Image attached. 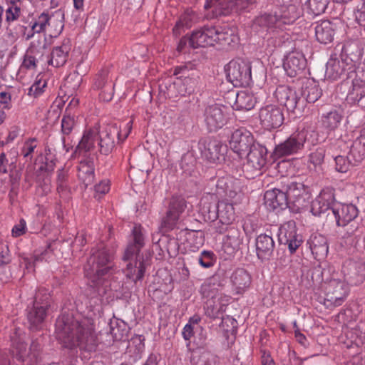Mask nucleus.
<instances>
[{
  "mask_svg": "<svg viewBox=\"0 0 365 365\" xmlns=\"http://www.w3.org/2000/svg\"><path fill=\"white\" fill-rule=\"evenodd\" d=\"M58 339L68 349L78 347L87 352H95L100 343L93 322L88 319L77 320L66 314L60 316L56 322Z\"/></svg>",
  "mask_w": 365,
  "mask_h": 365,
  "instance_id": "nucleus-1",
  "label": "nucleus"
},
{
  "mask_svg": "<svg viewBox=\"0 0 365 365\" xmlns=\"http://www.w3.org/2000/svg\"><path fill=\"white\" fill-rule=\"evenodd\" d=\"M237 43L238 38L232 31L217 26H205L190 36V47L193 48L217 44L222 49H229Z\"/></svg>",
  "mask_w": 365,
  "mask_h": 365,
  "instance_id": "nucleus-2",
  "label": "nucleus"
},
{
  "mask_svg": "<svg viewBox=\"0 0 365 365\" xmlns=\"http://www.w3.org/2000/svg\"><path fill=\"white\" fill-rule=\"evenodd\" d=\"M112 255L103 245L92 249L91 255L84 266L85 274L92 283L91 286L98 287L103 283V277L112 268Z\"/></svg>",
  "mask_w": 365,
  "mask_h": 365,
  "instance_id": "nucleus-3",
  "label": "nucleus"
},
{
  "mask_svg": "<svg viewBox=\"0 0 365 365\" xmlns=\"http://www.w3.org/2000/svg\"><path fill=\"white\" fill-rule=\"evenodd\" d=\"M133 121L130 120L125 125L126 132L121 138V130L117 124H107L101 130L98 131V151L105 156L112 153L115 146L116 139L124 140L129 135L132 129Z\"/></svg>",
  "mask_w": 365,
  "mask_h": 365,
  "instance_id": "nucleus-4",
  "label": "nucleus"
},
{
  "mask_svg": "<svg viewBox=\"0 0 365 365\" xmlns=\"http://www.w3.org/2000/svg\"><path fill=\"white\" fill-rule=\"evenodd\" d=\"M227 80L235 87H246L252 81L251 65L242 58L232 60L225 67Z\"/></svg>",
  "mask_w": 365,
  "mask_h": 365,
  "instance_id": "nucleus-5",
  "label": "nucleus"
},
{
  "mask_svg": "<svg viewBox=\"0 0 365 365\" xmlns=\"http://www.w3.org/2000/svg\"><path fill=\"white\" fill-rule=\"evenodd\" d=\"M349 294V287L342 279L331 278L324 286V304L327 308L339 307L343 304Z\"/></svg>",
  "mask_w": 365,
  "mask_h": 365,
  "instance_id": "nucleus-6",
  "label": "nucleus"
},
{
  "mask_svg": "<svg viewBox=\"0 0 365 365\" xmlns=\"http://www.w3.org/2000/svg\"><path fill=\"white\" fill-rule=\"evenodd\" d=\"M50 307V295L46 291L39 290L35 296L33 307L27 314V319L30 324L29 328L37 330L41 328L46 317V311Z\"/></svg>",
  "mask_w": 365,
  "mask_h": 365,
  "instance_id": "nucleus-7",
  "label": "nucleus"
},
{
  "mask_svg": "<svg viewBox=\"0 0 365 365\" xmlns=\"http://www.w3.org/2000/svg\"><path fill=\"white\" fill-rule=\"evenodd\" d=\"M307 133L308 131L305 129L293 133L283 143L275 146L271 157L273 160H277L297 153L303 148Z\"/></svg>",
  "mask_w": 365,
  "mask_h": 365,
  "instance_id": "nucleus-8",
  "label": "nucleus"
},
{
  "mask_svg": "<svg viewBox=\"0 0 365 365\" xmlns=\"http://www.w3.org/2000/svg\"><path fill=\"white\" fill-rule=\"evenodd\" d=\"M274 96L281 105H283L288 112L300 115L305 106L304 99L292 88L287 86H279L274 92Z\"/></svg>",
  "mask_w": 365,
  "mask_h": 365,
  "instance_id": "nucleus-9",
  "label": "nucleus"
},
{
  "mask_svg": "<svg viewBox=\"0 0 365 365\" xmlns=\"http://www.w3.org/2000/svg\"><path fill=\"white\" fill-rule=\"evenodd\" d=\"M255 143L252 133L245 128H240L234 131L230 140V150L229 158L236 160L237 158L242 159L247 151Z\"/></svg>",
  "mask_w": 365,
  "mask_h": 365,
  "instance_id": "nucleus-10",
  "label": "nucleus"
},
{
  "mask_svg": "<svg viewBox=\"0 0 365 365\" xmlns=\"http://www.w3.org/2000/svg\"><path fill=\"white\" fill-rule=\"evenodd\" d=\"M186 207L187 202L185 198L180 196H173L170 200L165 215L161 220L160 230L163 232L173 230Z\"/></svg>",
  "mask_w": 365,
  "mask_h": 365,
  "instance_id": "nucleus-11",
  "label": "nucleus"
},
{
  "mask_svg": "<svg viewBox=\"0 0 365 365\" xmlns=\"http://www.w3.org/2000/svg\"><path fill=\"white\" fill-rule=\"evenodd\" d=\"M257 0H207L206 9H212L215 16H226L232 11H238L255 4Z\"/></svg>",
  "mask_w": 365,
  "mask_h": 365,
  "instance_id": "nucleus-12",
  "label": "nucleus"
},
{
  "mask_svg": "<svg viewBox=\"0 0 365 365\" xmlns=\"http://www.w3.org/2000/svg\"><path fill=\"white\" fill-rule=\"evenodd\" d=\"M344 52H346V48L342 50L341 59L331 58L327 63L325 76L331 80H336L342 76L351 78L355 71V64L352 59L343 58Z\"/></svg>",
  "mask_w": 365,
  "mask_h": 365,
  "instance_id": "nucleus-13",
  "label": "nucleus"
},
{
  "mask_svg": "<svg viewBox=\"0 0 365 365\" xmlns=\"http://www.w3.org/2000/svg\"><path fill=\"white\" fill-rule=\"evenodd\" d=\"M298 14L296 12V8L293 5H289L287 11H283L281 15L272 14H264L257 17L254 21L255 26L263 28L272 27L274 26H279L281 23L289 24L297 19Z\"/></svg>",
  "mask_w": 365,
  "mask_h": 365,
  "instance_id": "nucleus-14",
  "label": "nucleus"
},
{
  "mask_svg": "<svg viewBox=\"0 0 365 365\" xmlns=\"http://www.w3.org/2000/svg\"><path fill=\"white\" fill-rule=\"evenodd\" d=\"M216 231L220 234L225 233L222 242V249L225 253L232 256L240 250L243 236L237 227L219 225L216 227Z\"/></svg>",
  "mask_w": 365,
  "mask_h": 365,
  "instance_id": "nucleus-15",
  "label": "nucleus"
},
{
  "mask_svg": "<svg viewBox=\"0 0 365 365\" xmlns=\"http://www.w3.org/2000/svg\"><path fill=\"white\" fill-rule=\"evenodd\" d=\"M261 125L267 130L279 128L284 123V117L282 110L276 105H267L259 111Z\"/></svg>",
  "mask_w": 365,
  "mask_h": 365,
  "instance_id": "nucleus-16",
  "label": "nucleus"
},
{
  "mask_svg": "<svg viewBox=\"0 0 365 365\" xmlns=\"http://www.w3.org/2000/svg\"><path fill=\"white\" fill-rule=\"evenodd\" d=\"M98 131L96 129H89L83 133V135L76 146L73 158H84L88 160L98 158L95 147Z\"/></svg>",
  "mask_w": 365,
  "mask_h": 365,
  "instance_id": "nucleus-17",
  "label": "nucleus"
},
{
  "mask_svg": "<svg viewBox=\"0 0 365 365\" xmlns=\"http://www.w3.org/2000/svg\"><path fill=\"white\" fill-rule=\"evenodd\" d=\"M63 16L64 14L61 11H56L50 16L46 13H42L31 26V33L27 35L26 38V40L33 37L35 33L38 34L44 31L47 26H50L55 21H58L55 36L60 34L64 26L63 21Z\"/></svg>",
  "mask_w": 365,
  "mask_h": 365,
  "instance_id": "nucleus-18",
  "label": "nucleus"
},
{
  "mask_svg": "<svg viewBox=\"0 0 365 365\" xmlns=\"http://www.w3.org/2000/svg\"><path fill=\"white\" fill-rule=\"evenodd\" d=\"M226 110V107L216 104L206 108L204 113L205 122L210 132L216 131L225 125L227 118Z\"/></svg>",
  "mask_w": 365,
  "mask_h": 365,
  "instance_id": "nucleus-19",
  "label": "nucleus"
},
{
  "mask_svg": "<svg viewBox=\"0 0 365 365\" xmlns=\"http://www.w3.org/2000/svg\"><path fill=\"white\" fill-rule=\"evenodd\" d=\"M278 237L280 244L287 245L291 253L294 252L302 242V237L297 234L296 225L292 220L281 226Z\"/></svg>",
  "mask_w": 365,
  "mask_h": 365,
  "instance_id": "nucleus-20",
  "label": "nucleus"
},
{
  "mask_svg": "<svg viewBox=\"0 0 365 365\" xmlns=\"http://www.w3.org/2000/svg\"><path fill=\"white\" fill-rule=\"evenodd\" d=\"M344 281L350 285H359L365 280V265L361 262L347 260L342 267Z\"/></svg>",
  "mask_w": 365,
  "mask_h": 365,
  "instance_id": "nucleus-21",
  "label": "nucleus"
},
{
  "mask_svg": "<svg viewBox=\"0 0 365 365\" xmlns=\"http://www.w3.org/2000/svg\"><path fill=\"white\" fill-rule=\"evenodd\" d=\"M282 182L278 185L277 187L267 190L264 195L265 205L273 210L285 209L289 202L285 190H283Z\"/></svg>",
  "mask_w": 365,
  "mask_h": 365,
  "instance_id": "nucleus-22",
  "label": "nucleus"
},
{
  "mask_svg": "<svg viewBox=\"0 0 365 365\" xmlns=\"http://www.w3.org/2000/svg\"><path fill=\"white\" fill-rule=\"evenodd\" d=\"M307 60L300 52L292 51L285 57L283 68L290 77H295L303 73L306 68Z\"/></svg>",
  "mask_w": 365,
  "mask_h": 365,
  "instance_id": "nucleus-23",
  "label": "nucleus"
},
{
  "mask_svg": "<svg viewBox=\"0 0 365 365\" xmlns=\"http://www.w3.org/2000/svg\"><path fill=\"white\" fill-rule=\"evenodd\" d=\"M334 194L330 190H323L312 205V212L315 216H320L327 212L331 214L334 206Z\"/></svg>",
  "mask_w": 365,
  "mask_h": 365,
  "instance_id": "nucleus-24",
  "label": "nucleus"
},
{
  "mask_svg": "<svg viewBox=\"0 0 365 365\" xmlns=\"http://www.w3.org/2000/svg\"><path fill=\"white\" fill-rule=\"evenodd\" d=\"M212 213L210 217V220L219 219L220 225L232 226V222L235 219V212L233 205L225 201L219 202L217 205L212 206Z\"/></svg>",
  "mask_w": 365,
  "mask_h": 365,
  "instance_id": "nucleus-25",
  "label": "nucleus"
},
{
  "mask_svg": "<svg viewBox=\"0 0 365 365\" xmlns=\"http://www.w3.org/2000/svg\"><path fill=\"white\" fill-rule=\"evenodd\" d=\"M357 207L352 204H336L331 210V215L334 216L337 226L354 221L358 216Z\"/></svg>",
  "mask_w": 365,
  "mask_h": 365,
  "instance_id": "nucleus-26",
  "label": "nucleus"
},
{
  "mask_svg": "<svg viewBox=\"0 0 365 365\" xmlns=\"http://www.w3.org/2000/svg\"><path fill=\"white\" fill-rule=\"evenodd\" d=\"M94 88L99 91V98L103 101H109L113 96L114 83L108 76L107 71H103L96 77Z\"/></svg>",
  "mask_w": 365,
  "mask_h": 365,
  "instance_id": "nucleus-27",
  "label": "nucleus"
},
{
  "mask_svg": "<svg viewBox=\"0 0 365 365\" xmlns=\"http://www.w3.org/2000/svg\"><path fill=\"white\" fill-rule=\"evenodd\" d=\"M284 187L283 190L286 192V195L289 203L303 205L304 202V196L307 195V189L302 182H290L289 180H282Z\"/></svg>",
  "mask_w": 365,
  "mask_h": 365,
  "instance_id": "nucleus-28",
  "label": "nucleus"
},
{
  "mask_svg": "<svg viewBox=\"0 0 365 365\" xmlns=\"http://www.w3.org/2000/svg\"><path fill=\"white\" fill-rule=\"evenodd\" d=\"M133 242L128 245L123 257L124 261H128L134 255H138L145 245V237L141 225H135L133 229Z\"/></svg>",
  "mask_w": 365,
  "mask_h": 365,
  "instance_id": "nucleus-29",
  "label": "nucleus"
},
{
  "mask_svg": "<svg viewBox=\"0 0 365 365\" xmlns=\"http://www.w3.org/2000/svg\"><path fill=\"white\" fill-rule=\"evenodd\" d=\"M343 227L342 238L345 242L351 246H356L365 232V227L363 225L356 221L341 225Z\"/></svg>",
  "mask_w": 365,
  "mask_h": 365,
  "instance_id": "nucleus-30",
  "label": "nucleus"
},
{
  "mask_svg": "<svg viewBox=\"0 0 365 365\" xmlns=\"http://www.w3.org/2000/svg\"><path fill=\"white\" fill-rule=\"evenodd\" d=\"M230 281L233 291L236 294H242L250 287L252 278L247 270L237 268L231 274Z\"/></svg>",
  "mask_w": 365,
  "mask_h": 365,
  "instance_id": "nucleus-31",
  "label": "nucleus"
},
{
  "mask_svg": "<svg viewBox=\"0 0 365 365\" xmlns=\"http://www.w3.org/2000/svg\"><path fill=\"white\" fill-rule=\"evenodd\" d=\"M255 245L257 257L262 261L269 260L274 249L272 237L266 234H261L256 238Z\"/></svg>",
  "mask_w": 365,
  "mask_h": 365,
  "instance_id": "nucleus-32",
  "label": "nucleus"
},
{
  "mask_svg": "<svg viewBox=\"0 0 365 365\" xmlns=\"http://www.w3.org/2000/svg\"><path fill=\"white\" fill-rule=\"evenodd\" d=\"M308 244L316 259L321 260L327 257L329 247L327 240L324 235L319 234L311 235Z\"/></svg>",
  "mask_w": 365,
  "mask_h": 365,
  "instance_id": "nucleus-33",
  "label": "nucleus"
},
{
  "mask_svg": "<svg viewBox=\"0 0 365 365\" xmlns=\"http://www.w3.org/2000/svg\"><path fill=\"white\" fill-rule=\"evenodd\" d=\"M335 34L334 25L329 21H322L315 27L317 40L321 43H329L334 39Z\"/></svg>",
  "mask_w": 365,
  "mask_h": 365,
  "instance_id": "nucleus-34",
  "label": "nucleus"
},
{
  "mask_svg": "<svg viewBox=\"0 0 365 365\" xmlns=\"http://www.w3.org/2000/svg\"><path fill=\"white\" fill-rule=\"evenodd\" d=\"M173 75L178 76V78L182 79L183 83H187L188 81H192L190 91H195L198 83L199 76L197 73L192 68L191 65L177 66L174 70Z\"/></svg>",
  "mask_w": 365,
  "mask_h": 365,
  "instance_id": "nucleus-35",
  "label": "nucleus"
},
{
  "mask_svg": "<svg viewBox=\"0 0 365 365\" xmlns=\"http://www.w3.org/2000/svg\"><path fill=\"white\" fill-rule=\"evenodd\" d=\"M77 170L78 179L85 188L93 183L95 178L93 161H80Z\"/></svg>",
  "mask_w": 365,
  "mask_h": 365,
  "instance_id": "nucleus-36",
  "label": "nucleus"
},
{
  "mask_svg": "<svg viewBox=\"0 0 365 365\" xmlns=\"http://www.w3.org/2000/svg\"><path fill=\"white\" fill-rule=\"evenodd\" d=\"M71 51L69 41L63 42L61 46L53 48L48 63L55 67L63 66L67 61L68 53Z\"/></svg>",
  "mask_w": 365,
  "mask_h": 365,
  "instance_id": "nucleus-37",
  "label": "nucleus"
},
{
  "mask_svg": "<svg viewBox=\"0 0 365 365\" xmlns=\"http://www.w3.org/2000/svg\"><path fill=\"white\" fill-rule=\"evenodd\" d=\"M10 261L8 247L0 242V280L4 282H7L12 277Z\"/></svg>",
  "mask_w": 365,
  "mask_h": 365,
  "instance_id": "nucleus-38",
  "label": "nucleus"
},
{
  "mask_svg": "<svg viewBox=\"0 0 365 365\" xmlns=\"http://www.w3.org/2000/svg\"><path fill=\"white\" fill-rule=\"evenodd\" d=\"M230 154V150L227 145L216 142L209 143L208 148L204 153L206 160L232 159V158H229Z\"/></svg>",
  "mask_w": 365,
  "mask_h": 365,
  "instance_id": "nucleus-39",
  "label": "nucleus"
},
{
  "mask_svg": "<svg viewBox=\"0 0 365 365\" xmlns=\"http://www.w3.org/2000/svg\"><path fill=\"white\" fill-rule=\"evenodd\" d=\"M346 100L351 103H356L359 106L365 107L364 84L360 83L357 80L353 81L347 93Z\"/></svg>",
  "mask_w": 365,
  "mask_h": 365,
  "instance_id": "nucleus-40",
  "label": "nucleus"
},
{
  "mask_svg": "<svg viewBox=\"0 0 365 365\" xmlns=\"http://www.w3.org/2000/svg\"><path fill=\"white\" fill-rule=\"evenodd\" d=\"M147 265L148 263L144 259L135 261L134 264L130 262L125 270V276L135 283L143 278Z\"/></svg>",
  "mask_w": 365,
  "mask_h": 365,
  "instance_id": "nucleus-41",
  "label": "nucleus"
},
{
  "mask_svg": "<svg viewBox=\"0 0 365 365\" xmlns=\"http://www.w3.org/2000/svg\"><path fill=\"white\" fill-rule=\"evenodd\" d=\"M220 284L215 277L207 279L201 285L200 293L204 298L213 299L219 294Z\"/></svg>",
  "mask_w": 365,
  "mask_h": 365,
  "instance_id": "nucleus-42",
  "label": "nucleus"
},
{
  "mask_svg": "<svg viewBox=\"0 0 365 365\" xmlns=\"http://www.w3.org/2000/svg\"><path fill=\"white\" fill-rule=\"evenodd\" d=\"M322 90L314 82H307L302 88L301 95L308 103L316 102L322 96Z\"/></svg>",
  "mask_w": 365,
  "mask_h": 365,
  "instance_id": "nucleus-43",
  "label": "nucleus"
},
{
  "mask_svg": "<svg viewBox=\"0 0 365 365\" xmlns=\"http://www.w3.org/2000/svg\"><path fill=\"white\" fill-rule=\"evenodd\" d=\"M265 161H246L242 165V171L247 178H254L262 173Z\"/></svg>",
  "mask_w": 365,
  "mask_h": 365,
  "instance_id": "nucleus-44",
  "label": "nucleus"
},
{
  "mask_svg": "<svg viewBox=\"0 0 365 365\" xmlns=\"http://www.w3.org/2000/svg\"><path fill=\"white\" fill-rule=\"evenodd\" d=\"M36 48L34 45H31L24 56L23 66L30 69L35 68L36 66V63L38 61V58H41L43 53Z\"/></svg>",
  "mask_w": 365,
  "mask_h": 365,
  "instance_id": "nucleus-45",
  "label": "nucleus"
},
{
  "mask_svg": "<svg viewBox=\"0 0 365 365\" xmlns=\"http://www.w3.org/2000/svg\"><path fill=\"white\" fill-rule=\"evenodd\" d=\"M235 105L237 110H250L253 108L255 101L252 96L242 92L237 94Z\"/></svg>",
  "mask_w": 365,
  "mask_h": 365,
  "instance_id": "nucleus-46",
  "label": "nucleus"
},
{
  "mask_svg": "<svg viewBox=\"0 0 365 365\" xmlns=\"http://www.w3.org/2000/svg\"><path fill=\"white\" fill-rule=\"evenodd\" d=\"M267 153V149L264 146L254 143L245 154L244 158H247V160H265Z\"/></svg>",
  "mask_w": 365,
  "mask_h": 365,
  "instance_id": "nucleus-47",
  "label": "nucleus"
},
{
  "mask_svg": "<svg viewBox=\"0 0 365 365\" xmlns=\"http://www.w3.org/2000/svg\"><path fill=\"white\" fill-rule=\"evenodd\" d=\"M329 2V0H307L306 4L310 12L317 16L325 11Z\"/></svg>",
  "mask_w": 365,
  "mask_h": 365,
  "instance_id": "nucleus-48",
  "label": "nucleus"
},
{
  "mask_svg": "<svg viewBox=\"0 0 365 365\" xmlns=\"http://www.w3.org/2000/svg\"><path fill=\"white\" fill-rule=\"evenodd\" d=\"M225 192L230 198H235L241 192L240 181L237 179L227 178L225 182Z\"/></svg>",
  "mask_w": 365,
  "mask_h": 365,
  "instance_id": "nucleus-49",
  "label": "nucleus"
},
{
  "mask_svg": "<svg viewBox=\"0 0 365 365\" xmlns=\"http://www.w3.org/2000/svg\"><path fill=\"white\" fill-rule=\"evenodd\" d=\"M341 119V116L336 110L330 111L324 117L323 124L326 128L334 130L337 128Z\"/></svg>",
  "mask_w": 365,
  "mask_h": 365,
  "instance_id": "nucleus-50",
  "label": "nucleus"
},
{
  "mask_svg": "<svg viewBox=\"0 0 365 365\" xmlns=\"http://www.w3.org/2000/svg\"><path fill=\"white\" fill-rule=\"evenodd\" d=\"M41 349V344L38 339L32 341L29 350V362L31 364H34L38 361L40 359Z\"/></svg>",
  "mask_w": 365,
  "mask_h": 365,
  "instance_id": "nucleus-51",
  "label": "nucleus"
},
{
  "mask_svg": "<svg viewBox=\"0 0 365 365\" xmlns=\"http://www.w3.org/2000/svg\"><path fill=\"white\" fill-rule=\"evenodd\" d=\"M14 348L16 351V357L19 361H29V354L25 342L19 341L14 344Z\"/></svg>",
  "mask_w": 365,
  "mask_h": 365,
  "instance_id": "nucleus-52",
  "label": "nucleus"
},
{
  "mask_svg": "<svg viewBox=\"0 0 365 365\" xmlns=\"http://www.w3.org/2000/svg\"><path fill=\"white\" fill-rule=\"evenodd\" d=\"M71 113H66L61 120V131L63 135H69L74 125V117L71 115Z\"/></svg>",
  "mask_w": 365,
  "mask_h": 365,
  "instance_id": "nucleus-53",
  "label": "nucleus"
},
{
  "mask_svg": "<svg viewBox=\"0 0 365 365\" xmlns=\"http://www.w3.org/2000/svg\"><path fill=\"white\" fill-rule=\"evenodd\" d=\"M46 86V81H37L29 88L28 95L34 98H37L42 94L43 88Z\"/></svg>",
  "mask_w": 365,
  "mask_h": 365,
  "instance_id": "nucleus-54",
  "label": "nucleus"
},
{
  "mask_svg": "<svg viewBox=\"0 0 365 365\" xmlns=\"http://www.w3.org/2000/svg\"><path fill=\"white\" fill-rule=\"evenodd\" d=\"M361 145H363V149L359 150V158H363L365 154V131L362 133L361 136L354 143L351 150V153L354 154L355 151L359 150ZM353 158H356V156L353 155Z\"/></svg>",
  "mask_w": 365,
  "mask_h": 365,
  "instance_id": "nucleus-55",
  "label": "nucleus"
},
{
  "mask_svg": "<svg viewBox=\"0 0 365 365\" xmlns=\"http://www.w3.org/2000/svg\"><path fill=\"white\" fill-rule=\"evenodd\" d=\"M213 253L209 251H203L200 257L198 258L200 264L205 267L209 268L213 265Z\"/></svg>",
  "mask_w": 365,
  "mask_h": 365,
  "instance_id": "nucleus-56",
  "label": "nucleus"
},
{
  "mask_svg": "<svg viewBox=\"0 0 365 365\" xmlns=\"http://www.w3.org/2000/svg\"><path fill=\"white\" fill-rule=\"evenodd\" d=\"M11 2L12 5L6 11V20L8 22L17 19L20 15V8L15 5L13 1Z\"/></svg>",
  "mask_w": 365,
  "mask_h": 365,
  "instance_id": "nucleus-57",
  "label": "nucleus"
},
{
  "mask_svg": "<svg viewBox=\"0 0 365 365\" xmlns=\"http://www.w3.org/2000/svg\"><path fill=\"white\" fill-rule=\"evenodd\" d=\"M36 148V139H30L26 141L22 148V155L24 158H28L30 155L34 152Z\"/></svg>",
  "mask_w": 365,
  "mask_h": 365,
  "instance_id": "nucleus-58",
  "label": "nucleus"
},
{
  "mask_svg": "<svg viewBox=\"0 0 365 365\" xmlns=\"http://www.w3.org/2000/svg\"><path fill=\"white\" fill-rule=\"evenodd\" d=\"M26 221L24 219H21L19 222L13 227L11 230L12 236L15 237H20L26 233Z\"/></svg>",
  "mask_w": 365,
  "mask_h": 365,
  "instance_id": "nucleus-59",
  "label": "nucleus"
},
{
  "mask_svg": "<svg viewBox=\"0 0 365 365\" xmlns=\"http://www.w3.org/2000/svg\"><path fill=\"white\" fill-rule=\"evenodd\" d=\"M217 205L215 202L212 203L207 200H202L201 202V212L203 215H207L208 220L212 213V206Z\"/></svg>",
  "mask_w": 365,
  "mask_h": 365,
  "instance_id": "nucleus-60",
  "label": "nucleus"
},
{
  "mask_svg": "<svg viewBox=\"0 0 365 365\" xmlns=\"http://www.w3.org/2000/svg\"><path fill=\"white\" fill-rule=\"evenodd\" d=\"M294 161H278L276 168L282 175H288L290 172L287 168H290Z\"/></svg>",
  "mask_w": 365,
  "mask_h": 365,
  "instance_id": "nucleus-61",
  "label": "nucleus"
},
{
  "mask_svg": "<svg viewBox=\"0 0 365 365\" xmlns=\"http://www.w3.org/2000/svg\"><path fill=\"white\" fill-rule=\"evenodd\" d=\"M110 190V185L108 180H103L99 184L95 186V191L96 193L105 195Z\"/></svg>",
  "mask_w": 365,
  "mask_h": 365,
  "instance_id": "nucleus-62",
  "label": "nucleus"
},
{
  "mask_svg": "<svg viewBox=\"0 0 365 365\" xmlns=\"http://www.w3.org/2000/svg\"><path fill=\"white\" fill-rule=\"evenodd\" d=\"M11 98L9 93L1 92L0 93V108H6L11 103Z\"/></svg>",
  "mask_w": 365,
  "mask_h": 365,
  "instance_id": "nucleus-63",
  "label": "nucleus"
},
{
  "mask_svg": "<svg viewBox=\"0 0 365 365\" xmlns=\"http://www.w3.org/2000/svg\"><path fill=\"white\" fill-rule=\"evenodd\" d=\"M40 163L39 170L41 171L51 172L53 170L55 167L54 161H40Z\"/></svg>",
  "mask_w": 365,
  "mask_h": 365,
  "instance_id": "nucleus-64",
  "label": "nucleus"
}]
</instances>
